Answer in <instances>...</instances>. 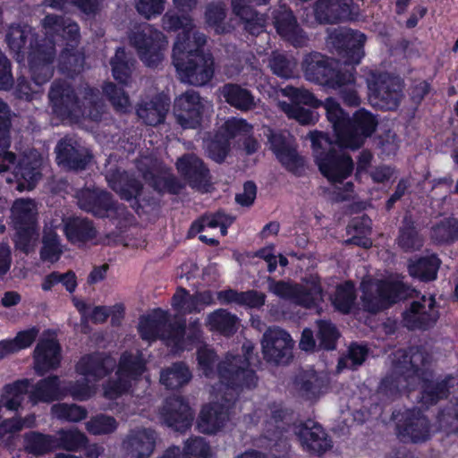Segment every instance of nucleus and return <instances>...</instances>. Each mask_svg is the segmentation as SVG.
Returning <instances> with one entry per match:
<instances>
[{
	"label": "nucleus",
	"mask_w": 458,
	"mask_h": 458,
	"mask_svg": "<svg viewBox=\"0 0 458 458\" xmlns=\"http://www.w3.org/2000/svg\"><path fill=\"white\" fill-rule=\"evenodd\" d=\"M165 30H179L173 49L174 64L181 80L192 85L206 84L213 74V61L208 55L200 52L206 37L194 31L190 17L166 13L163 19Z\"/></svg>",
	"instance_id": "1"
},
{
	"label": "nucleus",
	"mask_w": 458,
	"mask_h": 458,
	"mask_svg": "<svg viewBox=\"0 0 458 458\" xmlns=\"http://www.w3.org/2000/svg\"><path fill=\"white\" fill-rule=\"evenodd\" d=\"M114 363L110 357H83L76 366V372L81 379L74 386L67 390L61 386L57 377H49L38 383L31 394V399L35 403L51 402L70 393L77 400H86L95 393L97 382L114 368Z\"/></svg>",
	"instance_id": "2"
},
{
	"label": "nucleus",
	"mask_w": 458,
	"mask_h": 458,
	"mask_svg": "<svg viewBox=\"0 0 458 458\" xmlns=\"http://www.w3.org/2000/svg\"><path fill=\"white\" fill-rule=\"evenodd\" d=\"M8 128L7 106L0 100V174L11 170L17 181L18 191L31 190L41 177V157L37 152L31 151L17 162L15 155L6 151L10 145Z\"/></svg>",
	"instance_id": "3"
},
{
	"label": "nucleus",
	"mask_w": 458,
	"mask_h": 458,
	"mask_svg": "<svg viewBox=\"0 0 458 458\" xmlns=\"http://www.w3.org/2000/svg\"><path fill=\"white\" fill-rule=\"evenodd\" d=\"M321 106L326 109L327 119L335 133L336 143L340 147L357 148L375 130L373 116L364 110L356 112L353 121H351L334 98H327Z\"/></svg>",
	"instance_id": "4"
},
{
	"label": "nucleus",
	"mask_w": 458,
	"mask_h": 458,
	"mask_svg": "<svg viewBox=\"0 0 458 458\" xmlns=\"http://www.w3.org/2000/svg\"><path fill=\"white\" fill-rule=\"evenodd\" d=\"M166 316L165 311L158 310L151 316L141 318L139 330L142 338L152 341L160 336L174 352L191 349L199 342L201 330L198 322L188 328L169 327L167 334L159 335V331L165 327Z\"/></svg>",
	"instance_id": "5"
},
{
	"label": "nucleus",
	"mask_w": 458,
	"mask_h": 458,
	"mask_svg": "<svg viewBox=\"0 0 458 458\" xmlns=\"http://www.w3.org/2000/svg\"><path fill=\"white\" fill-rule=\"evenodd\" d=\"M338 43L344 47L343 58L344 67L341 70L342 82H347L345 85L338 88H333L338 90L344 101L350 106H358L360 97L358 95L357 86L353 74V65L358 64L363 57L362 47L366 40L364 34L352 30H344L335 37Z\"/></svg>",
	"instance_id": "6"
},
{
	"label": "nucleus",
	"mask_w": 458,
	"mask_h": 458,
	"mask_svg": "<svg viewBox=\"0 0 458 458\" xmlns=\"http://www.w3.org/2000/svg\"><path fill=\"white\" fill-rule=\"evenodd\" d=\"M310 138L316 163L329 181L340 182L350 175L353 168L350 157L336 152L333 143L322 132H311Z\"/></svg>",
	"instance_id": "7"
},
{
	"label": "nucleus",
	"mask_w": 458,
	"mask_h": 458,
	"mask_svg": "<svg viewBox=\"0 0 458 458\" xmlns=\"http://www.w3.org/2000/svg\"><path fill=\"white\" fill-rule=\"evenodd\" d=\"M361 301L365 310L377 312L396 301L404 298L408 289L399 277L391 278L382 284L378 279L364 278L361 282Z\"/></svg>",
	"instance_id": "8"
},
{
	"label": "nucleus",
	"mask_w": 458,
	"mask_h": 458,
	"mask_svg": "<svg viewBox=\"0 0 458 458\" xmlns=\"http://www.w3.org/2000/svg\"><path fill=\"white\" fill-rule=\"evenodd\" d=\"M144 369L143 358L139 352H124L117 370L104 386V395L114 399L127 392L140 380Z\"/></svg>",
	"instance_id": "9"
},
{
	"label": "nucleus",
	"mask_w": 458,
	"mask_h": 458,
	"mask_svg": "<svg viewBox=\"0 0 458 458\" xmlns=\"http://www.w3.org/2000/svg\"><path fill=\"white\" fill-rule=\"evenodd\" d=\"M49 98L55 106V111L67 114L74 118L80 114L88 115L93 120L98 118V106L94 100L92 90L85 92L82 97L74 96L72 90L64 85L55 84L50 92Z\"/></svg>",
	"instance_id": "10"
},
{
	"label": "nucleus",
	"mask_w": 458,
	"mask_h": 458,
	"mask_svg": "<svg viewBox=\"0 0 458 458\" xmlns=\"http://www.w3.org/2000/svg\"><path fill=\"white\" fill-rule=\"evenodd\" d=\"M369 98L379 108H395L402 98V82L388 74L371 73L368 79Z\"/></svg>",
	"instance_id": "11"
},
{
	"label": "nucleus",
	"mask_w": 458,
	"mask_h": 458,
	"mask_svg": "<svg viewBox=\"0 0 458 458\" xmlns=\"http://www.w3.org/2000/svg\"><path fill=\"white\" fill-rule=\"evenodd\" d=\"M428 362V356L418 348H411L408 352L398 351L394 355V370L396 377L391 385L397 388L407 387L420 381V370Z\"/></svg>",
	"instance_id": "12"
},
{
	"label": "nucleus",
	"mask_w": 458,
	"mask_h": 458,
	"mask_svg": "<svg viewBox=\"0 0 458 458\" xmlns=\"http://www.w3.org/2000/svg\"><path fill=\"white\" fill-rule=\"evenodd\" d=\"M303 71L307 80L324 84L329 88H338L345 85L342 82L341 70L344 64H337L336 68L333 64L318 53L307 55L302 63Z\"/></svg>",
	"instance_id": "13"
},
{
	"label": "nucleus",
	"mask_w": 458,
	"mask_h": 458,
	"mask_svg": "<svg viewBox=\"0 0 458 458\" xmlns=\"http://www.w3.org/2000/svg\"><path fill=\"white\" fill-rule=\"evenodd\" d=\"M264 358L276 364L289 361L294 346L291 335L279 327L268 328L261 342Z\"/></svg>",
	"instance_id": "14"
},
{
	"label": "nucleus",
	"mask_w": 458,
	"mask_h": 458,
	"mask_svg": "<svg viewBox=\"0 0 458 458\" xmlns=\"http://www.w3.org/2000/svg\"><path fill=\"white\" fill-rule=\"evenodd\" d=\"M131 41L146 65L156 66L163 59L162 49L167 42L161 32L146 26L131 38Z\"/></svg>",
	"instance_id": "15"
},
{
	"label": "nucleus",
	"mask_w": 458,
	"mask_h": 458,
	"mask_svg": "<svg viewBox=\"0 0 458 458\" xmlns=\"http://www.w3.org/2000/svg\"><path fill=\"white\" fill-rule=\"evenodd\" d=\"M269 291L274 294L290 299L296 303L311 306L322 299L321 289L315 278L301 286H293L284 282L270 281Z\"/></svg>",
	"instance_id": "16"
},
{
	"label": "nucleus",
	"mask_w": 458,
	"mask_h": 458,
	"mask_svg": "<svg viewBox=\"0 0 458 458\" xmlns=\"http://www.w3.org/2000/svg\"><path fill=\"white\" fill-rule=\"evenodd\" d=\"M208 103L195 91L180 95L174 102V115L183 128H196L201 123Z\"/></svg>",
	"instance_id": "17"
},
{
	"label": "nucleus",
	"mask_w": 458,
	"mask_h": 458,
	"mask_svg": "<svg viewBox=\"0 0 458 458\" xmlns=\"http://www.w3.org/2000/svg\"><path fill=\"white\" fill-rule=\"evenodd\" d=\"M252 126L243 119L232 118L225 123L223 131L207 143L209 157L216 162H222L228 152L229 139L239 135H247Z\"/></svg>",
	"instance_id": "18"
},
{
	"label": "nucleus",
	"mask_w": 458,
	"mask_h": 458,
	"mask_svg": "<svg viewBox=\"0 0 458 458\" xmlns=\"http://www.w3.org/2000/svg\"><path fill=\"white\" fill-rule=\"evenodd\" d=\"M438 318V312L435 308L433 297L422 296L413 301L408 309L403 312V323L409 328H424Z\"/></svg>",
	"instance_id": "19"
},
{
	"label": "nucleus",
	"mask_w": 458,
	"mask_h": 458,
	"mask_svg": "<svg viewBox=\"0 0 458 458\" xmlns=\"http://www.w3.org/2000/svg\"><path fill=\"white\" fill-rule=\"evenodd\" d=\"M219 398L218 394H215L214 400L201 410L198 428L203 433L217 432L229 420V400L226 398L225 403H218Z\"/></svg>",
	"instance_id": "20"
},
{
	"label": "nucleus",
	"mask_w": 458,
	"mask_h": 458,
	"mask_svg": "<svg viewBox=\"0 0 458 458\" xmlns=\"http://www.w3.org/2000/svg\"><path fill=\"white\" fill-rule=\"evenodd\" d=\"M160 420L176 431L188 429L193 420L190 406L180 397L166 400L160 411Z\"/></svg>",
	"instance_id": "21"
},
{
	"label": "nucleus",
	"mask_w": 458,
	"mask_h": 458,
	"mask_svg": "<svg viewBox=\"0 0 458 458\" xmlns=\"http://www.w3.org/2000/svg\"><path fill=\"white\" fill-rule=\"evenodd\" d=\"M156 445V435L150 429L131 431L123 442V450L129 458H148Z\"/></svg>",
	"instance_id": "22"
},
{
	"label": "nucleus",
	"mask_w": 458,
	"mask_h": 458,
	"mask_svg": "<svg viewBox=\"0 0 458 458\" xmlns=\"http://www.w3.org/2000/svg\"><path fill=\"white\" fill-rule=\"evenodd\" d=\"M294 432L301 445L307 451L321 454L331 447V441L327 438L325 430L320 425L312 421L296 425Z\"/></svg>",
	"instance_id": "23"
},
{
	"label": "nucleus",
	"mask_w": 458,
	"mask_h": 458,
	"mask_svg": "<svg viewBox=\"0 0 458 458\" xmlns=\"http://www.w3.org/2000/svg\"><path fill=\"white\" fill-rule=\"evenodd\" d=\"M249 363V357L247 356L244 359L226 357L225 360L219 366V378L222 381L232 380L233 384L250 386L254 380V374L248 369Z\"/></svg>",
	"instance_id": "24"
},
{
	"label": "nucleus",
	"mask_w": 458,
	"mask_h": 458,
	"mask_svg": "<svg viewBox=\"0 0 458 458\" xmlns=\"http://www.w3.org/2000/svg\"><path fill=\"white\" fill-rule=\"evenodd\" d=\"M268 140L276 157L288 170L297 172L302 166L303 161L293 148L291 140L282 133L268 130Z\"/></svg>",
	"instance_id": "25"
},
{
	"label": "nucleus",
	"mask_w": 458,
	"mask_h": 458,
	"mask_svg": "<svg viewBox=\"0 0 458 458\" xmlns=\"http://www.w3.org/2000/svg\"><path fill=\"white\" fill-rule=\"evenodd\" d=\"M61 361L60 346L55 339H42L34 350V368L39 374L57 368Z\"/></svg>",
	"instance_id": "26"
},
{
	"label": "nucleus",
	"mask_w": 458,
	"mask_h": 458,
	"mask_svg": "<svg viewBox=\"0 0 458 458\" xmlns=\"http://www.w3.org/2000/svg\"><path fill=\"white\" fill-rule=\"evenodd\" d=\"M352 13V0H319L315 15L320 22H336L347 19Z\"/></svg>",
	"instance_id": "27"
},
{
	"label": "nucleus",
	"mask_w": 458,
	"mask_h": 458,
	"mask_svg": "<svg viewBox=\"0 0 458 458\" xmlns=\"http://www.w3.org/2000/svg\"><path fill=\"white\" fill-rule=\"evenodd\" d=\"M53 56L54 47L51 45L41 46L30 54V67L37 84H42L51 77L52 72L47 64L52 61Z\"/></svg>",
	"instance_id": "28"
},
{
	"label": "nucleus",
	"mask_w": 458,
	"mask_h": 458,
	"mask_svg": "<svg viewBox=\"0 0 458 458\" xmlns=\"http://www.w3.org/2000/svg\"><path fill=\"white\" fill-rule=\"evenodd\" d=\"M77 198L81 208L98 216H104L111 205L109 194L100 190H82Z\"/></svg>",
	"instance_id": "29"
},
{
	"label": "nucleus",
	"mask_w": 458,
	"mask_h": 458,
	"mask_svg": "<svg viewBox=\"0 0 458 458\" xmlns=\"http://www.w3.org/2000/svg\"><path fill=\"white\" fill-rule=\"evenodd\" d=\"M275 26L277 32L284 38L290 40L294 45L302 43L303 36L298 27L292 12L286 7L282 6L275 15Z\"/></svg>",
	"instance_id": "30"
},
{
	"label": "nucleus",
	"mask_w": 458,
	"mask_h": 458,
	"mask_svg": "<svg viewBox=\"0 0 458 458\" xmlns=\"http://www.w3.org/2000/svg\"><path fill=\"white\" fill-rule=\"evenodd\" d=\"M56 152L58 162L71 168H83L86 165V157L81 158L83 149L72 140H61L56 147Z\"/></svg>",
	"instance_id": "31"
},
{
	"label": "nucleus",
	"mask_w": 458,
	"mask_h": 458,
	"mask_svg": "<svg viewBox=\"0 0 458 458\" xmlns=\"http://www.w3.org/2000/svg\"><path fill=\"white\" fill-rule=\"evenodd\" d=\"M439 266L438 258L431 254L411 261L408 268L411 276L422 281H431L436 279Z\"/></svg>",
	"instance_id": "32"
},
{
	"label": "nucleus",
	"mask_w": 458,
	"mask_h": 458,
	"mask_svg": "<svg viewBox=\"0 0 458 458\" xmlns=\"http://www.w3.org/2000/svg\"><path fill=\"white\" fill-rule=\"evenodd\" d=\"M169 108V100L165 97H158L154 101L145 103L138 109V115L148 124L157 125L164 119Z\"/></svg>",
	"instance_id": "33"
},
{
	"label": "nucleus",
	"mask_w": 458,
	"mask_h": 458,
	"mask_svg": "<svg viewBox=\"0 0 458 458\" xmlns=\"http://www.w3.org/2000/svg\"><path fill=\"white\" fill-rule=\"evenodd\" d=\"M327 390L325 377L315 372L304 374L299 382V391L301 396L310 401L317 400Z\"/></svg>",
	"instance_id": "34"
},
{
	"label": "nucleus",
	"mask_w": 458,
	"mask_h": 458,
	"mask_svg": "<svg viewBox=\"0 0 458 458\" xmlns=\"http://www.w3.org/2000/svg\"><path fill=\"white\" fill-rule=\"evenodd\" d=\"M221 93L228 104L242 111H247L256 106V102L251 94L237 85H225L223 87Z\"/></svg>",
	"instance_id": "35"
},
{
	"label": "nucleus",
	"mask_w": 458,
	"mask_h": 458,
	"mask_svg": "<svg viewBox=\"0 0 458 458\" xmlns=\"http://www.w3.org/2000/svg\"><path fill=\"white\" fill-rule=\"evenodd\" d=\"M12 221L15 227L31 225L38 213V207L34 200L19 199L13 204Z\"/></svg>",
	"instance_id": "36"
},
{
	"label": "nucleus",
	"mask_w": 458,
	"mask_h": 458,
	"mask_svg": "<svg viewBox=\"0 0 458 458\" xmlns=\"http://www.w3.org/2000/svg\"><path fill=\"white\" fill-rule=\"evenodd\" d=\"M177 169L190 180L193 186H197V183L202 181L208 173L202 161L193 155L181 157L177 162Z\"/></svg>",
	"instance_id": "37"
},
{
	"label": "nucleus",
	"mask_w": 458,
	"mask_h": 458,
	"mask_svg": "<svg viewBox=\"0 0 458 458\" xmlns=\"http://www.w3.org/2000/svg\"><path fill=\"white\" fill-rule=\"evenodd\" d=\"M233 222V217L222 212L203 216L193 224L191 229L196 233L208 232L209 229L220 228L221 235L227 233V227Z\"/></svg>",
	"instance_id": "38"
},
{
	"label": "nucleus",
	"mask_w": 458,
	"mask_h": 458,
	"mask_svg": "<svg viewBox=\"0 0 458 458\" xmlns=\"http://www.w3.org/2000/svg\"><path fill=\"white\" fill-rule=\"evenodd\" d=\"M237 318L225 310H217L210 313L206 321L211 331H217L224 335H230L236 329Z\"/></svg>",
	"instance_id": "39"
},
{
	"label": "nucleus",
	"mask_w": 458,
	"mask_h": 458,
	"mask_svg": "<svg viewBox=\"0 0 458 458\" xmlns=\"http://www.w3.org/2000/svg\"><path fill=\"white\" fill-rule=\"evenodd\" d=\"M233 13L245 22V29L251 34H259L262 31L265 20L262 16L255 14L250 8L243 4V0H233Z\"/></svg>",
	"instance_id": "40"
},
{
	"label": "nucleus",
	"mask_w": 458,
	"mask_h": 458,
	"mask_svg": "<svg viewBox=\"0 0 458 458\" xmlns=\"http://www.w3.org/2000/svg\"><path fill=\"white\" fill-rule=\"evenodd\" d=\"M111 188L115 191L123 199H130L136 197L140 192V184L131 179L127 174H117L107 176Z\"/></svg>",
	"instance_id": "41"
},
{
	"label": "nucleus",
	"mask_w": 458,
	"mask_h": 458,
	"mask_svg": "<svg viewBox=\"0 0 458 458\" xmlns=\"http://www.w3.org/2000/svg\"><path fill=\"white\" fill-rule=\"evenodd\" d=\"M64 232L72 242L85 241L95 234L91 224L81 218L69 219L64 225Z\"/></svg>",
	"instance_id": "42"
},
{
	"label": "nucleus",
	"mask_w": 458,
	"mask_h": 458,
	"mask_svg": "<svg viewBox=\"0 0 458 458\" xmlns=\"http://www.w3.org/2000/svg\"><path fill=\"white\" fill-rule=\"evenodd\" d=\"M43 26L47 34L62 30V38L67 37L71 42H75L77 39L79 33L78 25L69 20L60 21L56 16L47 15L43 21Z\"/></svg>",
	"instance_id": "43"
},
{
	"label": "nucleus",
	"mask_w": 458,
	"mask_h": 458,
	"mask_svg": "<svg viewBox=\"0 0 458 458\" xmlns=\"http://www.w3.org/2000/svg\"><path fill=\"white\" fill-rule=\"evenodd\" d=\"M191 377L187 367L183 364H174L161 373L160 381L167 388L175 389L188 383Z\"/></svg>",
	"instance_id": "44"
},
{
	"label": "nucleus",
	"mask_w": 458,
	"mask_h": 458,
	"mask_svg": "<svg viewBox=\"0 0 458 458\" xmlns=\"http://www.w3.org/2000/svg\"><path fill=\"white\" fill-rule=\"evenodd\" d=\"M52 227H57V225H50L46 226L43 237V247L41 250V259L48 262H55L59 259L62 253L57 235L52 230Z\"/></svg>",
	"instance_id": "45"
},
{
	"label": "nucleus",
	"mask_w": 458,
	"mask_h": 458,
	"mask_svg": "<svg viewBox=\"0 0 458 458\" xmlns=\"http://www.w3.org/2000/svg\"><path fill=\"white\" fill-rule=\"evenodd\" d=\"M27 388L28 384L26 381L7 386L1 396L0 402L2 405L11 411L17 410L24 399Z\"/></svg>",
	"instance_id": "46"
},
{
	"label": "nucleus",
	"mask_w": 458,
	"mask_h": 458,
	"mask_svg": "<svg viewBox=\"0 0 458 458\" xmlns=\"http://www.w3.org/2000/svg\"><path fill=\"white\" fill-rule=\"evenodd\" d=\"M225 17V8L220 4H210L205 13L207 25L217 34L229 32L233 28L231 24L224 21Z\"/></svg>",
	"instance_id": "47"
},
{
	"label": "nucleus",
	"mask_w": 458,
	"mask_h": 458,
	"mask_svg": "<svg viewBox=\"0 0 458 458\" xmlns=\"http://www.w3.org/2000/svg\"><path fill=\"white\" fill-rule=\"evenodd\" d=\"M355 300V293L353 284L346 282L337 286L334 296L332 297V303L336 310L343 313H347L351 310Z\"/></svg>",
	"instance_id": "48"
},
{
	"label": "nucleus",
	"mask_w": 458,
	"mask_h": 458,
	"mask_svg": "<svg viewBox=\"0 0 458 458\" xmlns=\"http://www.w3.org/2000/svg\"><path fill=\"white\" fill-rule=\"evenodd\" d=\"M173 308L179 315L199 312L202 307L198 306L194 295H191L184 289H178L173 297Z\"/></svg>",
	"instance_id": "49"
},
{
	"label": "nucleus",
	"mask_w": 458,
	"mask_h": 458,
	"mask_svg": "<svg viewBox=\"0 0 458 458\" xmlns=\"http://www.w3.org/2000/svg\"><path fill=\"white\" fill-rule=\"evenodd\" d=\"M432 237L440 242H448L458 239V220L445 218L432 229Z\"/></svg>",
	"instance_id": "50"
},
{
	"label": "nucleus",
	"mask_w": 458,
	"mask_h": 458,
	"mask_svg": "<svg viewBox=\"0 0 458 458\" xmlns=\"http://www.w3.org/2000/svg\"><path fill=\"white\" fill-rule=\"evenodd\" d=\"M182 458H212V452L204 438L191 437L184 443Z\"/></svg>",
	"instance_id": "51"
},
{
	"label": "nucleus",
	"mask_w": 458,
	"mask_h": 458,
	"mask_svg": "<svg viewBox=\"0 0 458 458\" xmlns=\"http://www.w3.org/2000/svg\"><path fill=\"white\" fill-rule=\"evenodd\" d=\"M39 330L33 327L17 333L13 339L7 340L8 344H5L12 352H17L21 350L30 347L36 340Z\"/></svg>",
	"instance_id": "52"
},
{
	"label": "nucleus",
	"mask_w": 458,
	"mask_h": 458,
	"mask_svg": "<svg viewBox=\"0 0 458 458\" xmlns=\"http://www.w3.org/2000/svg\"><path fill=\"white\" fill-rule=\"evenodd\" d=\"M355 234L351 239V242L363 248H369L372 245L369 235L370 234V220L369 218H361L358 221H353L352 224Z\"/></svg>",
	"instance_id": "53"
},
{
	"label": "nucleus",
	"mask_w": 458,
	"mask_h": 458,
	"mask_svg": "<svg viewBox=\"0 0 458 458\" xmlns=\"http://www.w3.org/2000/svg\"><path fill=\"white\" fill-rule=\"evenodd\" d=\"M52 412L58 419L71 421H79L86 417L85 410L73 404H55L52 407Z\"/></svg>",
	"instance_id": "54"
},
{
	"label": "nucleus",
	"mask_w": 458,
	"mask_h": 458,
	"mask_svg": "<svg viewBox=\"0 0 458 458\" xmlns=\"http://www.w3.org/2000/svg\"><path fill=\"white\" fill-rule=\"evenodd\" d=\"M27 440V448L35 454H42L54 447H57L56 439L48 436L32 433L28 436Z\"/></svg>",
	"instance_id": "55"
},
{
	"label": "nucleus",
	"mask_w": 458,
	"mask_h": 458,
	"mask_svg": "<svg viewBox=\"0 0 458 458\" xmlns=\"http://www.w3.org/2000/svg\"><path fill=\"white\" fill-rule=\"evenodd\" d=\"M284 96L291 98L296 104H303L312 107H318L322 102L318 100L312 93L303 89L286 87L282 90Z\"/></svg>",
	"instance_id": "56"
},
{
	"label": "nucleus",
	"mask_w": 458,
	"mask_h": 458,
	"mask_svg": "<svg viewBox=\"0 0 458 458\" xmlns=\"http://www.w3.org/2000/svg\"><path fill=\"white\" fill-rule=\"evenodd\" d=\"M19 231L15 239L16 247L24 252L33 250L38 241V233L31 225L18 226Z\"/></svg>",
	"instance_id": "57"
},
{
	"label": "nucleus",
	"mask_w": 458,
	"mask_h": 458,
	"mask_svg": "<svg viewBox=\"0 0 458 458\" xmlns=\"http://www.w3.org/2000/svg\"><path fill=\"white\" fill-rule=\"evenodd\" d=\"M56 441L57 446L67 450H76L85 444L86 437L76 430L60 431Z\"/></svg>",
	"instance_id": "58"
},
{
	"label": "nucleus",
	"mask_w": 458,
	"mask_h": 458,
	"mask_svg": "<svg viewBox=\"0 0 458 458\" xmlns=\"http://www.w3.org/2000/svg\"><path fill=\"white\" fill-rule=\"evenodd\" d=\"M30 35V31L27 28H21L13 26L10 28L6 41L9 47L17 54V60L20 61V52L24 46L25 39Z\"/></svg>",
	"instance_id": "59"
},
{
	"label": "nucleus",
	"mask_w": 458,
	"mask_h": 458,
	"mask_svg": "<svg viewBox=\"0 0 458 458\" xmlns=\"http://www.w3.org/2000/svg\"><path fill=\"white\" fill-rule=\"evenodd\" d=\"M113 75L114 79L122 83H125L130 74V65L125 62V52L123 49H118L114 57L111 61Z\"/></svg>",
	"instance_id": "60"
},
{
	"label": "nucleus",
	"mask_w": 458,
	"mask_h": 458,
	"mask_svg": "<svg viewBox=\"0 0 458 458\" xmlns=\"http://www.w3.org/2000/svg\"><path fill=\"white\" fill-rule=\"evenodd\" d=\"M116 427L114 419L103 415L97 416L87 423V429L94 435L111 433Z\"/></svg>",
	"instance_id": "61"
},
{
	"label": "nucleus",
	"mask_w": 458,
	"mask_h": 458,
	"mask_svg": "<svg viewBox=\"0 0 458 458\" xmlns=\"http://www.w3.org/2000/svg\"><path fill=\"white\" fill-rule=\"evenodd\" d=\"M104 91L118 111L126 112L129 109L131 105L128 96L117 89L115 85L112 83L106 84Z\"/></svg>",
	"instance_id": "62"
},
{
	"label": "nucleus",
	"mask_w": 458,
	"mask_h": 458,
	"mask_svg": "<svg viewBox=\"0 0 458 458\" xmlns=\"http://www.w3.org/2000/svg\"><path fill=\"white\" fill-rule=\"evenodd\" d=\"M270 67L276 75L289 78L293 74L295 63L286 59L282 55L275 54L270 60Z\"/></svg>",
	"instance_id": "63"
},
{
	"label": "nucleus",
	"mask_w": 458,
	"mask_h": 458,
	"mask_svg": "<svg viewBox=\"0 0 458 458\" xmlns=\"http://www.w3.org/2000/svg\"><path fill=\"white\" fill-rule=\"evenodd\" d=\"M197 359L199 370L205 377H211L215 373L213 366L216 360V356L213 351L206 346L200 347L198 350Z\"/></svg>",
	"instance_id": "64"
}]
</instances>
